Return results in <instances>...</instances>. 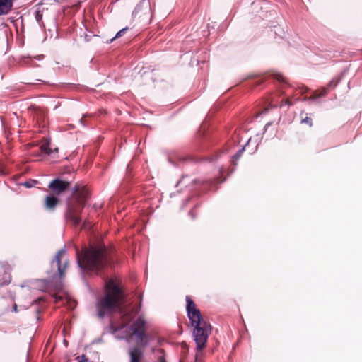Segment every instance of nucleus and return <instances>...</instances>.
<instances>
[{
    "mask_svg": "<svg viewBox=\"0 0 362 362\" xmlns=\"http://www.w3.org/2000/svg\"><path fill=\"white\" fill-rule=\"evenodd\" d=\"M124 295L118 283L114 279H108L105 284L104 294L96 303V309L100 317L116 310L119 312V320L112 319L110 330L118 339H127L136 335L137 345L129 349L130 362H141L144 348L148 344V337L144 332L145 320L141 316L131 326H128L133 317L139 313L141 303L137 308L124 306Z\"/></svg>",
    "mask_w": 362,
    "mask_h": 362,
    "instance_id": "obj_1",
    "label": "nucleus"
},
{
    "mask_svg": "<svg viewBox=\"0 0 362 362\" xmlns=\"http://www.w3.org/2000/svg\"><path fill=\"white\" fill-rule=\"evenodd\" d=\"M186 310L187 316L192 326L194 327L192 336L197 344V353L196 359L198 358L200 351L205 347L209 335L211 332V325L204 320L200 311L189 296L186 297Z\"/></svg>",
    "mask_w": 362,
    "mask_h": 362,
    "instance_id": "obj_2",
    "label": "nucleus"
},
{
    "mask_svg": "<svg viewBox=\"0 0 362 362\" xmlns=\"http://www.w3.org/2000/svg\"><path fill=\"white\" fill-rule=\"evenodd\" d=\"M77 264L83 272L97 274L107 263L106 249L103 246L91 247L76 251Z\"/></svg>",
    "mask_w": 362,
    "mask_h": 362,
    "instance_id": "obj_3",
    "label": "nucleus"
},
{
    "mask_svg": "<svg viewBox=\"0 0 362 362\" xmlns=\"http://www.w3.org/2000/svg\"><path fill=\"white\" fill-rule=\"evenodd\" d=\"M88 195V190L85 187H77L72 198L68 202L66 217L74 226H78L81 222L79 214L85 205Z\"/></svg>",
    "mask_w": 362,
    "mask_h": 362,
    "instance_id": "obj_4",
    "label": "nucleus"
},
{
    "mask_svg": "<svg viewBox=\"0 0 362 362\" xmlns=\"http://www.w3.org/2000/svg\"><path fill=\"white\" fill-rule=\"evenodd\" d=\"M65 253L66 250L61 249L56 254L54 259L51 262V271L48 272V273L53 279H62L64 275L65 270L68 266V261L65 260L62 265L61 261Z\"/></svg>",
    "mask_w": 362,
    "mask_h": 362,
    "instance_id": "obj_5",
    "label": "nucleus"
},
{
    "mask_svg": "<svg viewBox=\"0 0 362 362\" xmlns=\"http://www.w3.org/2000/svg\"><path fill=\"white\" fill-rule=\"evenodd\" d=\"M69 186V182L63 181L59 179L52 180L49 185V188L55 194H60L64 192Z\"/></svg>",
    "mask_w": 362,
    "mask_h": 362,
    "instance_id": "obj_6",
    "label": "nucleus"
},
{
    "mask_svg": "<svg viewBox=\"0 0 362 362\" xmlns=\"http://www.w3.org/2000/svg\"><path fill=\"white\" fill-rule=\"evenodd\" d=\"M13 7V0H0V16L8 14Z\"/></svg>",
    "mask_w": 362,
    "mask_h": 362,
    "instance_id": "obj_7",
    "label": "nucleus"
},
{
    "mask_svg": "<svg viewBox=\"0 0 362 362\" xmlns=\"http://www.w3.org/2000/svg\"><path fill=\"white\" fill-rule=\"evenodd\" d=\"M57 293L53 296L56 303L64 300H66L67 302L69 301V300L68 299V296L62 290L59 289L58 288H57Z\"/></svg>",
    "mask_w": 362,
    "mask_h": 362,
    "instance_id": "obj_8",
    "label": "nucleus"
},
{
    "mask_svg": "<svg viewBox=\"0 0 362 362\" xmlns=\"http://www.w3.org/2000/svg\"><path fill=\"white\" fill-rule=\"evenodd\" d=\"M57 202L58 199L56 197L52 196H47L45 199V204L47 209H53L55 207Z\"/></svg>",
    "mask_w": 362,
    "mask_h": 362,
    "instance_id": "obj_9",
    "label": "nucleus"
},
{
    "mask_svg": "<svg viewBox=\"0 0 362 362\" xmlns=\"http://www.w3.org/2000/svg\"><path fill=\"white\" fill-rule=\"evenodd\" d=\"M40 150L42 153L47 155H50L52 153V149L49 148V141L48 140L45 141L41 145Z\"/></svg>",
    "mask_w": 362,
    "mask_h": 362,
    "instance_id": "obj_10",
    "label": "nucleus"
},
{
    "mask_svg": "<svg viewBox=\"0 0 362 362\" xmlns=\"http://www.w3.org/2000/svg\"><path fill=\"white\" fill-rule=\"evenodd\" d=\"M327 93V89L323 88L321 91L315 90L313 94L310 96V99H315L322 95H325Z\"/></svg>",
    "mask_w": 362,
    "mask_h": 362,
    "instance_id": "obj_11",
    "label": "nucleus"
},
{
    "mask_svg": "<svg viewBox=\"0 0 362 362\" xmlns=\"http://www.w3.org/2000/svg\"><path fill=\"white\" fill-rule=\"evenodd\" d=\"M37 283L42 284V286H38L39 288L42 291L47 290L49 286V283L46 280H40Z\"/></svg>",
    "mask_w": 362,
    "mask_h": 362,
    "instance_id": "obj_12",
    "label": "nucleus"
},
{
    "mask_svg": "<svg viewBox=\"0 0 362 362\" xmlns=\"http://www.w3.org/2000/svg\"><path fill=\"white\" fill-rule=\"evenodd\" d=\"M302 124H306L309 127H311L313 125L312 119L310 117H308L306 116L305 118H303L301 120Z\"/></svg>",
    "mask_w": 362,
    "mask_h": 362,
    "instance_id": "obj_13",
    "label": "nucleus"
},
{
    "mask_svg": "<svg viewBox=\"0 0 362 362\" xmlns=\"http://www.w3.org/2000/svg\"><path fill=\"white\" fill-rule=\"evenodd\" d=\"M127 30V28H123L122 30H120L115 35V37L112 39H111L110 42H112L115 38H117V37H119L121 36H122L125 32Z\"/></svg>",
    "mask_w": 362,
    "mask_h": 362,
    "instance_id": "obj_14",
    "label": "nucleus"
},
{
    "mask_svg": "<svg viewBox=\"0 0 362 362\" xmlns=\"http://www.w3.org/2000/svg\"><path fill=\"white\" fill-rule=\"evenodd\" d=\"M36 183H37V181L33 180L32 182H25L23 184V185H24L25 187H26L28 188H30V187H32Z\"/></svg>",
    "mask_w": 362,
    "mask_h": 362,
    "instance_id": "obj_15",
    "label": "nucleus"
},
{
    "mask_svg": "<svg viewBox=\"0 0 362 362\" xmlns=\"http://www.w3.org/2000/svg\"><path fill=\"white\" fill-rule=\"evenodd\" d=\"M148 4H149L148 1L143 0L142 1H141L140 4L139 6H137V7L136 8V11L138 10L141 6H142V5L148 6Z\"/></svg>",
    "mask_w": 362,
    "mask_h": 362,
    "instance_id": "obj_16",
    "label": "nucleus"
},
{
    "mask_svg": "<svg viewBox=\"0 0 362 362\" xmlns=\"http://www.w3.org/2000/svg\"><path fill=\"white\" fill-rule=\"evenodd\" d=\"M244 149L245 147H243L241 150L238 151V152L235 155L234 158L238 159Z\"/></svg>",
    "mask_w": 362,
    "mask_h": 362,
    "instance_id": "obj_17",
    "label": "nucleus"
},
{
    "mask_svg": "<svg viewBox=\"0 0 362 362\" xmlns=\"http://www.w3.org/2000/svg\"><path fill=\"white\" fill-rule=\"evenodd\" d=\"M13 311L15 312V313L18 312V306H17L16 304H14V305L13 307Z\"/></svg>",
    "mask_w": 362,
    "mask_h": 362,
    "instance_id": "obj_18",
    "label": "nucleus"
},
{
    "mask_svg": "<svg viewBox=\"0 0 362 362\" xmlns=\"http://www.w3.org/2000/svg\"><path fill=\"white\" fill-rule=\"evenodd\" d=\"M69 303H70L69 307H70L71 308H74V306H75V303H74V301L69 302Z\"/></svg>",
    "mask_w": 362,
    "mask_h": 362,
    "instance_id": "obj_19",
    "label": "nucleus"
},
{
    "mask_svg": "<svg viewBox=\"0 0 362 362\" xmlns=\"http://www.w3.org/2000/svg\"><path fill=\"white\" fill-rule=\"evenodd\" d=\"M336 85H337V84H336V83H334V82H331V83H329V86H335Z\"/></svg>",
    "mask_w": 362,
    "mask_h": 362,
    "instance_id": "obj_20",
    "label": "nucleus"
},
{
    "mask_svg": "<svg viewBox=\"0 0 362 362\" xmlns=\"http://www.w3.org/2000/svg\"><path fill=\"white\" fill-rule=\"evenodd\" d=\"M79 122H80L81 124H83V119H81L79 120Z\"/></svg>",
    "mask_w": 362,
    "mask_h": 362,
    "instance_id": "obj_21",
    "label": "nucleus"
},
{
    "mask_svg": "<svg viewBox=\"0 0 362 362\" xmlns=\"http://www.w3.org/2000/svg\"><path fill=\"white\" fill-rule=\"evenodd\" d=\"M160 362H165V361H164V359L161 358Z\"/></svg>",
    "mask_w": 362,
    "mask_h": 362,
    "instance_id": "obj_22",
    "label": "nucleus"
}]
</instances>
